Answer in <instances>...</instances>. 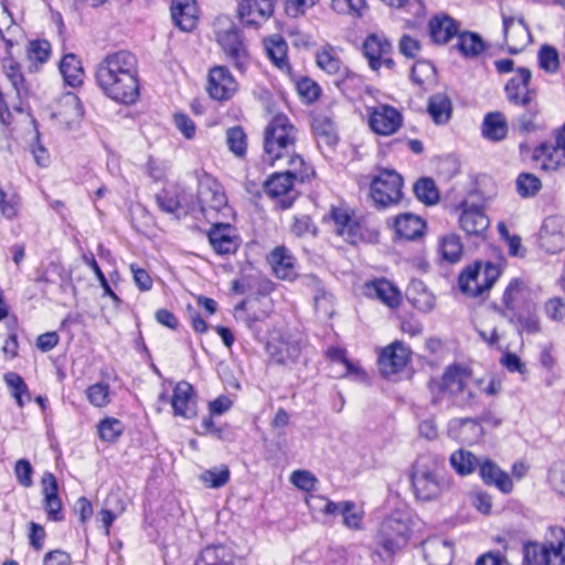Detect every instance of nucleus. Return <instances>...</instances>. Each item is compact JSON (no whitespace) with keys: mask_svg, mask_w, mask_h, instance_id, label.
Segmentation results:
<instances>
[{"mask_svg":"<svg viewBox=\"0 0 565 565\" xmlns=\"http://www.w3.org/2000/svg\"><path fill=\"white\" fill-rule=\"evenodd\" d=\"M483 383L484 379H473L471 376L466 390L456 398L457 403L462 407L472 408L477 406L479 404L478 392Z\"/></svg>","mask_w":565,"mask_h":565,"instance_id":"nucleus-53","label":"nucleus"},{"mask_svg":"<svg viewBox=\"0 0 565 565\" xmlns=\"http://www.w3.org/2000/svg\"><path fill=\"white\" fill-rule=\"evenodd\" d=\"M540 67L550 74H555L559 70V55L558 51L548 44L540 47L537 53Z\"/></svg>","mask_w":565,"mask_h":565,"instance_id":"nucleus-50","label":"nucleus"},{"mask_svg":"<svg viewBox=\"0 0 565 565\" xmlns=\"http://www.w3.org/2000/svg\"><path fill=\"white\" fill-rule=\"evenodd\" d=\"M268 263L277 278L285 280L296 278L295 257L285 246L275 247L268 256Z\"/></svg>","mask_w":565,"mask_h":565,"instance_id":"nucleus-23","label":"nucleus"},{"mask_svg":"<svg viewBox=\"0 0 565 565\" xmlns=\"http://www.w3.org/2000/svg\"><path fill=\"white\" fill-rule=\"evenodd\" d=\"M424 557L428 565H449L452 559V545L445 540L433 537L423 543Z\"/></svg>","mask_w":565,"mask_h":565,"instance_id":"nucleus-27","label":"nucleus"},{"mask_svg":"<svg viewBox=\"0 0 565 565\" xmlns=\"http://www.w3.org/2000/svg\"><path fill=\"white\" fill-rule=\"evenodd\" d=\"M412 486L418 500L433 501L448 491L451 487V482L440 473L435 461L419 459L414 465Z\"/></svg>","mask_w":565,"mask_h":565,"instance_id":"nucleus-3","label":"nucleus"},{"mask_svg":"<svg viewBox=\"0 0 565 565\" xmlns=\"http://www.w3.org/2000/svg\"><path fill=\"white\" fill-rule=\"evenodd\" d=\"M284 163L288 166V169L284 172L288 173L294 181L306 182L315 175L312 167L307 164L300 156L296 154L295 149L277 166L282 167Z\"/></svg>","mask_w":565,"mask_h":565,"instance_id":"nucleus-42","label":"nucleus"},{"mask_svg":"<svg viewBox=\"0 0 565 565\" xmlns=\"http://www.w3.org/2000/svg\"><path fill=\"white\" fill-rule=\"evenodd\" d=\"M343 524L350 530H360L363 519V512L358 511L355 503L352 501H343V511L341 513Z\"/></svg>","mask_w":565,"mask_h":565,"instance_id":"nucleus-59","label":"nucleus"},{"mask_svg":"<svg viewBox=\"0 0 565 565\" xmlns=\"http://www.w3.org/2000/svg\"><path fill=\"white\" fill-rule=\"evenodd\" d=\"M551 539L543 543L529 542L523 547L527 565H565V530L550 529Z\"/></svg>","mask_w":565,"mask_h":565,"instance_id":"nucleus-4","label":"nucleus"},{"mask_svg":"<svg viewBox=\"0 0 565 565\" xmlns=\"http://www.w3.org/2000/svg\"><path fill=\"white\" fill-rule=\"evenodd\" d=\"M297 129L286 115L278 114L271 118L264 130L263 161L276 166L295 149Z\"/></svg>","mask_w":565,"mask_h":565,"instance_id":"nucleus-2","label":"nucleus"},{"mask_svg":"<svg viewBox=\"0 0 565 565\" xmlns=\"http://www.w3.org/2000/svg\"><path fill=\"white\" fill-rule=\"evenodd\" d=\"M459 209V225L469 236L483 237L489 228L490 221L483 210L475 204L463 201Z\"/></svg>","mask_w":565,"mask_h":565,"instance_id":"nucleus-15","label":"nucleus"},{"mask_svg":"<svg viewBox=\"0 0 565 565\" xmlns=\"http://www.w3.org/2000/svg\"><path fill=\"white\" fill-rule=\"evenodd\" d=\"M267 56L281 72L291 77V67L287 60V43L280 35H273L264 41Z\"/></svg>","mask_w":565,"mask_h":565,"instance_id":"nucleus-32","label":"nucleus"},{"mask_svg":"<svg viewBox=\"0 0 565 565\" xmlns=\"http://www.w3.org/2000/svg\"><path fill=\"white\" fill-rule=\"evenodd\" d=\"M54 117L65 125L79 119L82 117V106L78 97L74 94L64 95L58 102V109L54 113Z\"/></svg>","mask_w":565,"mask_h":565,"instance_id":"nucleus-41","label":"nucleus"},{"mask_svg":"<svg viewBox=\"0 0 565 565\" xmlns=\"http://www.w3.org/2000/svg\"><path fill=\"white\" fill-rule=\"evenodd\" d=\"M427 110L436 124H445L451 115V102L444 94H437L429 98Z\"/></svg>","mask_w":565,"mask_h":565,"instance_id":"nucleus-46","label":"nucleus"},{"mask_svg":"<svg viewBox=\"0 0 565 565\" xmlns=\"http://www.w3.org/2000/svg\"><path fill=\"white\" fill-rule=\"evenodd\" d=\"M425 224L423 220L414 214L405 213L394 221V228L399 237L415 239L423 234Z\"/></svg>","mask_w":565,"mask_h":565,"instance_id":"nucleus-39","label":"nucleus"},{"mask_svg":"<svg viewBox=\"0 0 565 565\" xmlns=\"http://www.w3.org/2000/svg\"><path fill=\"white\" fill-rule=\"evenodd\" d=\"M100 439L114 443L122 433V424L116 418H105L98 425Z\"/></svg>","mask_w":565,"mask_h":565,"instance_id":"nucleus-58","label":"nucleus"},{"mask_svg":"<svg viewBox=\"0 0 565 565\" xmlns=\"http://www.w3.org/2000/svg\"><path fill=\"white\" fill-rule=\"evenodd\" d=\"M329 215L334 224V232L345 241L353 242L358 235V224L349 212L341 207H333Z\"/></svg>","mask_w":565,"mask_h":565,"instance_id":"nucleus-36","label":"nucleus"},{"mask_svg":"<svg viewBox=\"0 0 565 565\" xmlns=\"http://www.w3.org/2000/svg\"><path fill=\"white\" fill-rule=\"evenodd\" d=\"M0 38L8 49V54H11L10 50L19 43L18 38H21V30L13 22L4 2H0Z\"/></svg>","mask_w":565,"mask_h":565,"instance_id":"nucleus-37","label":"nucleus"},{"mask_svg":"<svg viewBox=\"0 0 565 565\" xmlns=\"http://www.w3.org/2000/svg\"><path fill=\"white\" fill-rule=\"evenodd\" d=\"M170 403L174 416L186 419L196 416V398L193 386L190 383L185 381L177 383Z\"/></svg>","mask_w":565,"mask_h":565,"instance_id":"nucleus-18","label":"nucleus"},{"mask_svg":"<svg viewBox=\"0 0 565 565\" xmlns=\"http://www.w3.org/2000/svg\"><path fill=\"white\" fill-rule=\"evenodd\" d=\"M297 92L308 103H312L318 99L320 95L319 85L308 77L300 78L297 81Z\"/></svg>","mask_w":565,"mask_h":565,"instance_id":"nucleus-63","label":"nucleus"},{"mask_svg":"<svg viewBox=\"0 0 565 565\" xmlns=\"http://www.w3.org/2000/svg\"><path fill=\"white\" fill-rule=\"evenodd\" d=\"M2 71L6 77L11 83L14 88L18 98L20 102L26 99L30 95V86L24 78V75L21 72L20 64L14 61L11 56L3 58L2 61Z\"/></svg>","mask_w":565,"mask_h":565,"instance_id":"nucleus-33","label":"nucleus"},{"mask_svg":"<svg viewBox=\"0 0 565 565\" xmlns=\"http://www.w3.org/2000/svg\"><path fill=\"white\" fill-rule=\"evenodd\" d=\"M230 469L226 465H221L218 467H213L211 469L204 470L200 475V480L209 488H222L230 480Z\"/></svg>","mask_w":565,"mask_h":565,"instance_id":"nucleus-49","label":"nucleus"},{"mask_svg":"<svg viewBox=\"0 0 565 565\" xmlns=\"http://www.w3.org/2000/svg\"><path fill=\"white\" fill-rule=\"evenodd\" d=\"M450 466L459 476L471 475L477 467L480 468V462L476 455L467 449H458L450 456Z\"/></svg>","mask_w":565,"mask_h":565,"instance_id":"nucleus-44","label":"nucleus"},{"mask_svg":"<svg viewBox=\"0 0 565 565\" xmlns=\"http://www.w3.org/2000/svg\"><path fill=\"white\" fill-rule=\"evenodd\" d=\"M541 188V180L532 173H521L516 179L518 193L522 198L534 196Z\"/></svg>","mask_w":565,"mask_h":565,"instance_id":"nucleus-56","label":"nucleus"},{"mask_svg":"<svg viewBox=\"0 0 565 565\" xmlns=\"http://www.w3.org/2000/svg\"><path fill=\"white\" fill-rule=\"evenodd\" d=\"M3 380L11 391L12 396L17 401L18 405L22 407L24 405L23 396L26 401H30V393L23 379L14 372L6 373Z\"/></svg>","mask_w":565,"mask_h":565,"instance_id":"nucleus-51","label":"nucleus"},{"mask_svg":"<svg viewBox=\"0 0 565 565\" xmlns=\"http://www.w3.org/2000/svg\"><path fill=\"white\" fill-rule=\"evenodd\" d=\"M504 41L513 54L522 51L530 42V32L522 19L503 17Z\"/></svg>","mask_w":565,"mask_h":565,"instance_id":"nucleus-21","label":"nucleus"},{"mask_svg":"<svg viewBox=\"0 0 565 565\" xmlns=\"http://www.w3.org/2000/svg\"><path fill=\"white\" fill-rule=\"evenodd\" d=\"M548 482L557 493L565 497V462H556L551 467Z\"/></svg>","mask_w":565,"mask_h":565,"instance_id":"nucleus-62","label":"nucleus"},{"mask_svg":"<svg viewBox=\"0 0 565 565\" xmlns=\"http://www.w3.org/2000/svg\"><path fill=\"white\" fill-rule=\"evenodd\" d=\"M194 565H245V562L232 547L212 544L201 551Z\"/></svg>","mask_w":565,"mask_h":565,"instance_id":"nucleus-19","label":"nucleus"},{"mask_svg":"<svg viewBox=\"0 0 565 565\" xmlns=\"http://www.w3.org/2000/svg\"><path fill=\"white\" fill-rule=\"evenodd\" d=\"M479 475L486 484L494 486L503 493H510L513 490V481L509 473L490 459L481 460Z\"/></svg>","mask_w":565,"mask_h":565,"instance_id":"nucleus-22","label":"nucleus"},{"mask_svg":"<svg viewBox=\"0 0 565 565\" xmlns=\"http://www.w3.org/2000/svg\"><path fill=\"white\" fill-rule=\"evenodd\" d=\"M401 113L390 105H377L369 110L370 128L377 135L390 136L402 126Z\"/></svg>","mask_w":565,"mask_h":565,"instance_id":"nucleus-12","label":"nucleus"},{"mask_svg":"<svg viewBox=\"0 0 565 565\" xmlns=\"http://www.w3.org/2000/svg\"><path fill=\"white\" fill-rule=\"evenodd\" d=\"M456 46L461 55L468 58L478 57L486 50L482 38L478 33L469 31L458 34Z\"/></svg>","mask_w":565,"mask_h":565,"instance_id":"nucleus-45","label":"nucleus"},{"mask_svg":"<svg viewBox=\"0 0 565 565\" xmlns=\"http://www.w3.org/2000/svg\"><path fill=\"white\" fill-rule=\"evenodd\" d=\"M411 360V349L402 341H394L380 351L379 370L382 375L391 376L402 372Z\"/></svg>","mask_w":565,"mask_h":565,"instance_id":"nucleus-9","label":"nucleus"},{"mask_svg":"<svg viewBox=\"0 0 565 565\" xmlns=\"http://www.w3.org/2000/svg\"><path fill=\"white\" fill-rule=\"evenodd\" d=\"M171 17L180 30L192 31L199 19L195 0H172Z\"/></svg>","mask_w":565,"mask_h":565,"instance_id":"nucleus-24","label":"nucleus"},{"mask_svg":"<svg viewBox=\"0 0 565 565\" xmlns=\"http://www.w3.org/2000/svg\"><path fill=\"white\" fill-rule=\"evenodd\" d=\"M428 26L430 38L437 44H446L459 34L456 20L447 14L435 15Z\"/></svg>","mask_w":565,"mask_h":565,"instance_id":"nucleus-28","label":"nucleus"},{"mask_svg":"<svg viewBox=\"0 0 565 565\" xmlns=\"http://www.w3.org/2000/svg\"><path fill=\"white\" fill-rule=\"evenodd\" d=\"M440 254L441 256L450 262L456 263L462 255V245L457 235H447L440 241Z\"/></svg>","mask_w":565,"mask_h":565,"instance_id":"nucleus-55","label":"nucleus"},{"mask_svg":"<svg viewBox=\"0 0 565 565\" xmlns=\"http://www.w3.org/2000/svg\"><path fill=\"white\" fill-rule=\"evenodd\" d=\"M96 82L113 100L134 104L139 97L137 56L126 50L108 53L96 67Z\"/></svg>","mask_w":565,"mask_h":565,"instance_id":"nucleus-1","label":"nucleus"},{"mask_svg":"<svg viewBox=\"0 0 565 565\" xmlns=\"http://www.w3.org/2000/svg\"><path fill=\"white\" fill-rule=\"evenodd\" d=\"M501 275L499 265L492 263H475L459 276L460 290L470 296H482L489 291Z\"/></svg>","mask_w":565,"mask_h":565,"instance_id":"nucleus-5","label":"nucleus"},{"mask_svg":"<svg viewBox=\"0 0 565 565\" xmlns=\"http://www.w3.org/2000/svg\"><path fill=\"white\" fill-rule=\"evenodd\" d=\"M318 66L329 74H338L341 71V61L332 49H323L317 53Z\"/></svg>","mask_w":565,"mask_h":565,"instance_id":"nucleus-57","label":"nucleus"},{"mask_svg":"<svg viewBox=\"0 0 565 565\" xmlns=\"http://www.w3.org/2000/svg\"><path fill=\"white\" fill-rule=\"evenodd\" d=\"M532 159L544 171H556L565 166V153L553 146V142H543L533 151Z\"/></svg>","mask_w":565,"mask_h":565,"instance_id":"nucleus-26","label":"nucleus"},{"mask_svg":"<svg viewBox=\"0 0 565 565\" xmlns=\"http://www.w3.org/2000/svg\"><path fill=\"white\" fill-rule=\"evenodd\" d=\"M51 52V45L45 40H35L29 43L28 58L31 62L44 63L47 61Z\"/></svg>","mask_w":565,"mask_h":565,"instance_id":"nucleus-60","label":"nucleus"},{"mask_svg":"<svg viewBox=\"0 0 565 565\" xmlns=\"http://www.w3.org/2000/svg\"><path fill=\"white\" fill-rule=\"evenodd\" d=\"M238 83L226 66H214L207 76L206 90L218 102L230 100L237 92Z\"/></svg>","mask_w":565,"mask_h":565,"instance_id":"nucleus-11","label":"nucleus"},{"mask_svg":"<svg viewBox=\"0 0 565 565\" xmlns=\"http://www.w3.org/2000/svg\"><path fill=\"white\" fill-rule=\"evenodd\" d=\"M295 181L288 173L276 172L264 184L265 193L271 199H279L281 209H289L295 201Z\"/></svg>","mask_w":565,"mask_h":565,"instance_id":"nucleus-17","label":"nucleus"},{"mask_svg":"<svg viewBox=\"0 0 565 565\" xmlns=\"http://www.w3.org/2000/svg\"><path fill=\"white\" fill-rule=\"evenodd\" d=\"M546 316L553 321H562L565 319V299L553 297L544 305Z\"/></svg>","mask_w":565,"mask_h":565,"instance_id":"nucleus-64","label":"nucleus"},{"mask_svg":"<svg viewBox=\"0 0 565 565\" xmlns=\"http://www.w3.org/2000/svg\"><path fill=\"white\" fill-rule=\"evenodd\" d=\"M44 508L47 515L53 521H61L62 502L57 495V482L53 473H44L42 477Z\"/></svg>","mask_w":565,"mask_h":565,"instance_id":"nucleus-29","label":"nucleus"},{"mask_svg":"<svg viewBox=\"0 0 565 565\" xmlns=\"http://www.w3.org/2000/svg\"><path fill=\"white\" fill-rule=\"evenodd\" d=\"M540 246L548 254L565 249V217L550 215L544 218L539 234Z\"/></svg>","mask_w":565,"mask_h":565,"instance_id":"nucleus-8","label":"nucleus"},{"mask_svg":"<svg viewBox=\"0 0 565 565\" xmlns=\"http://www.w3.org/2000/svg\"><path fill=\"white\" fill-rule=\"evenodd\" d=\"M198 201L203 213L220 212L227 205L223 186L210 175H204L199 181Z\"/></svg>","mask_w":565,"mask_h":565,"instance_id":"nucleus-13","label":"nucleus"},{"mask_svg":"<svg viewBox=\"0 0 565 565\" xmlns=\"http://www.w3.org/2000/svg\"><path fill=\"white\" fill-rule=\"evenodd\" d=\"M217 42L233 66L241 73L246 72L250 63V55L237 28L231 25L226 30L218 31Z\"/></svg>","mask_w":565,"mask_h":565,"instance_id":"nucleus-7","label":"nucleus"},{"mask_svg":"<svg viewBox=\"0 0 565 565\" xmlns=\"http://www.w3.org/2000/svg\"><path fill=\"white\" fill-rule=\"evenodd\" d=\"M470 377L471 372L468 369L459 365H450L443 374L440 390L457 398L458 395L466 390Z\"/></svg>","mask_w":565,"mask_h":565,"instance_id":"nucleus-25","label":"nucleus"},{"mask_svg":"<svg viewBox=\"0 0 565 565\" xmlns=\"http://www.w3.org/2000/svg\"><path fill=\"white\" fill-rule=\"evenodd\" d=\"M479 337L490 347H495L499 343L500 335L497 326L492 322V317L486 318L477 327Z\"/></svg>","mask_w":565,"mask_h":565,"instance_id":"nucleus-61","label":"nucleus"},{"mask_svg":"<svg viewBox=\"0 0 565 565\" xmlns=\"http://www.w3.org/2000/svg\"><path fill=\"white\" fill-rule=\"evenodd\" d=\"M416 198L426 205H434L439 201V191L431 178H420L414 184Z\"/></svg>","mask_w":565,"mask_h":565,"instance_id":"nucleus-47","label":"nucleus"},{"mask_svg":"<svg viewBox=\"0 0 565 565\" xmlns=\"http://www.w3.org/2000/svg\"><path fill=\"white\" fill-rule=\"evenodd\" d=\"M267 350L271 358L281 364L295 362L300 355V345L297 341L274 339L268 343Z\"/></svg>","mask_w":565,"mask_h":565,"instance_id":"nucleus-35","label":"nucleus"},{"mask_svg":"<svg viewBox=\"0 0 565 565\" xmlns=\"http://www.w3.org/2000/svg\"><path fill=\"white\" fill-rule=\"evenodd\" d=\"M312 129L318 140L327 146H334L339 140L337 125L327 114H317L313 117Z\"/></svg>","mask_w":565,"mask_h":565,"instance_id":"nucleus-38","label":"nucleus"},{"mask_svg":"<svg viewBox=\"0 0 565 565\" xmlns=\"http://www.w3.org/2000/svg\"><path fill=\"white\" fill-rule=\"evenodd\" d=\"M273 12V0H242L237 7L239 21L248 26L262 25L271 17Z\"/></svg>","mask_w":565,"mask_h":565,"instance_id":"nucleus-16","label":"nucleus"},{"mask_svg":"<svg viewBox=\"0 0 565 565\" xmlns=\"http://www.w3.org/2000/svg\"><path fill=\"white\" fill-rule=\"evenodd\" d=\"M508 124L503 114L490 113L488 114L482 124V135L492 141H500L507 137Z\"/></svg>","mask_w":565,"mask_h":565,"instance_id":"nucleus-43","label":"nucleus"},{"mask_svg":"<svg viewBox=\"0 0 565 565\" xmlns=\"http://www.w3.org/2000/svg\"><path fill=\"white\" fill-rule=\"evenodd\" d=\"M86 398L94 407H105L110 403V390L106 383H95L86 388Z\"/></svg>","mask_w":565,"mask_h":565,"instance_id":"nucleus-52","label":"nucleus"},{"mask_svg":"<svg viewBox=\"0 0 565 565\" xmlns=\"http://www.w3.org/2000/svg\"><path fill=\"white\" fill-rule=\"evenodd\" d=\"M407 300L419 311L429 312L435 307V296L420 280H412L406 289Z\"/></svg>","mask_w":565,"mask_h":565,"instance_id":"nucleus-34","label":"nucleus"},{"mask_svg":"<svg viewBox=\"0 0 565 565\" xmlns=\"http://www.w3.org/2000/svg\"><path fill=\"white\" fill-rule=\"evenodd\" d=\"M531 78L532 73L529 68L520 67L516 70L515 75L505 85L507 98L510 103L526 106L534 100L536 90L530 88Z\"/></svg>","mask_w":565,"mask_h":565,"instance_id":"nucleus-14","label":"nucleus"},{"mask_svg":"<svg viewBox=\"0 0 565 565\" xmlns=\"http://www.w3.org/2000/svg\"><path fill=\"white\" fill-rule=\"evenodd\" d=\"M331 8L337 13L360 18L365 13L367 4L365 0H331Z\"/></svg>","mask_w":565,"mask_h":565,"instance_id":"nucleus-54","label":"nucleus"},{"mask_svg":"<svg viewBox=\"0 0 565 565\" xmlns=\"http://www.w3.org/2000/svg\"><path fill=\"white\" fill-rule=\"evenodd\" d=\"M207 236L211 246L218 255L234 254L239 246L235 230L230 224L217 223L213 225Z\"/></svg>","mask_w":565,"mask_h":565,"instance_id":"nucleus-20","label":"nucleus"},{"mask_svg":"<svg viewBox=\"0 0 565 565\" xmlns=\"http://www.w3.org/2000/svg\"><path fill=\"white\" fill-rule=\"evenodd\" d=\"M60 72L67 85L77 87L83 84L85 73L81 61L75 54L64 55L60 63Z\"/></svg>","mask_w":565,"mask_h":565,"instance_id":"nucleus-40","label":"nucleus"},{"mask_svg":"<svg viewBox=\"0 0 565 565\" xmlns=\"http://www.w3.org/2000/svg\"><path fill=\"white\" fill-rule=\"evenodd\" d=\"M365 295L394 308L399 305L398 290L386 279H377L365 284Z\"/></svg>","mask_w":565,"mask_h":565,"instance_id":"nucleus-31","label":"nucleus"},{"mask_svg":"<svg viewBox=\"0 0 565 565\" xmlns=\"http://www.w3.org/2000/svg\"><path fill=\"white\" fill-rule=\"evenodd\" d=\"M391 50V44L379 35H369L363 44L364 55L369 61L372 70H379L382 63H391V60H385L384 56Z\"/></svg>","mask_w":565,"mask_h":565,"instance_id":"nucleus-30","label":"nucleus"},{"mask_svg":"<svg viewBox=\"0 0 565 565\" xmlns=\"http://www.w3.org/2000/svg\"><path fill=\"white\" fill-rule=\"evenodd\" d=\"M403 179L394 170L383 169L371 182V198L377 207H387L402 199Z\"/></svg>","mask_w":565,"mask_h":565,"instance_id":"nucleus-6","label":"nucleus"},{"mask_svg":"<svg viewBox=\"0 0 565 565\" xmlns=\"http://www.w3.org/2000/svg\"><path fill=\"white\" fill-rule=\"evenodd\" d=\"M226 145L231 152L237 158H244L247 151V136L239 126L226 130Z\"/></svg>","mask_w":565,"mask_h":565,"instance_id":"nucleus-48","label":"nucleus"},{"mask_svg":"<svg viewBox=\"0 0 565 565\" xmlns=\"http://www.w3.org/2000/svg\"><path fill=\"white\" fill-rule=\"evenodd\" d=\"M408 541V526L405 522L388 518L380 526L377 544L387 555H393L401 550Z\"/></svg>","mask_w":565,"mask_h":565,"instance_id":"nucleus-10","label":"nucleus"}]
</instances>
